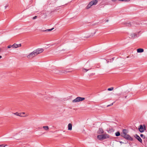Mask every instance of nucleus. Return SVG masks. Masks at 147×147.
I'll list each match as a JSON object with an SVG mask.
<instances>
[{"label": "nucleus", "instance_id": "f257e3e1", "mask_svg": "<svg viewBox=\"0 0 147 147\" xmlns=\"http://www.w3.org/2000/svg\"><path fill=\"white\" fill-rule=\"evenodd\" d=\"M127 133L128 131L126 129H124L123 130V133H121V136L127 140L133 141V139L129 135L127 134Z\"/></svg>", "mask_w": 147, "mask_h": 147}, {"label": "nucleus", "instance_id": "f03ea898", "mask_svg": "<svg viewBox=\"0 0 147 147\" xmlns=\"http://www.w3.org/2000/svg\"><path fill=\"white\" fill-rule=\"evenodd\" d=\"M109 136L108 134H104L102 135H98L97 138L99 140H101L109 138Z\"/></svg>", "mask_w": 147, "mask_h": 147}, {"label": "nucleus", "instance_id": "7ed1b4c3", "mask_svg": "<svg viewBox=\"0 0 147 147\" xmlns=\"http://www.w3.org/2000/svg\"><path fill=\"white\" fill-rule=\"evenodd\" d=\"M53 71H54L55 73L58 74H61L63 73L66 74L68 72L65 70H62L61 71L58 70L57 69H54Z\"/></svg>", "mask_w": 147, "mask_h": 147}, {"label": "nucleus", "instance_id": "20e7f679", "mask_svg": "<svg viewBox=\"0 0 147 147\" xmlns=\"http://www.w3.org/2000/svg\"><path fill=\"white\" fill-rule=\"evenodd\" d=\"M44 51L43 49H37L36 50L33 51L35 53V55L36 56L38 54L41 53Z\"/></svg>", "mask_w": 147, "mask_h": 147}, {"label": "nucleus", "instance_id": "39448f33", "mask_svg": "<svg viewBox=\"0 0 147 147\" xmlns=\"http://www.w3.org/2000/svg\"><path fill=\"white\" fill-rule=\"evenodd\" d=\"M85 99L84 98L81 97H77L75 99L73 100H72L73 102H79L80 101H82Z\"/></svg>", "mask_w": 147, "mask_h": 147}, {"label": "nucleus", "instance_id": "423d86ee", "mask_svg": "<svg viewBox=\"0 0 147 147\" xmlns=\"http://www.w3.org/2000/svg\"><path fill=\"white\" fill-rule=\"evenodd\" d=\"M34 52L33 51L31 53H30L27 56V57L28 59H31L33 57H35V53H34Z\"/></svg>", "mask_w": 147, "mask_h": 147}, {"label": "nucleus", "instance_id": "0eeeda50", "mask_svg": "<svg viewBox=\"0 0 147 147\" xmlns=\"http://www.w3.org/2000/svg\"><path fill=\"white\" fill-rule=\"evenodd\" d=\"M144 128L142 125H140V127L139 128V131L141 133L143 132L146 129V126L145 125H144Z\"/></svg>", "mask_w": 147, "mask_h": 147}, {"label": "nucleus", "instance_id": "6e6552de", "mask_svg": "<svg viewBox=\"0 0 147 147\" xmlns=\"http://www.w3.org/2000/svg\"><path fill=\"white\" fill-rule=\"evenodd\" d=\"M134 136L136 138L137 140H138L141 143H142V140L139 136H138L137 134H136Z\"/></svg>", "mask_w": 147, "mask_h": 147}, {"label": "nucleus", "instance_id": "1a4fd4ad", "mask_svg": "<svg viewBox=\"0 0 147 147\" xmlns=\"http://www.w3.org/2000/svg\"><path fill=\"white\" fill-rule=\"evenodd\" d=\"M90 4L92 5H95L97 4L98 3V1L97 0H92L90 2Z\"/></svg>", "mask_w": 147, "mask_h": 147}, {"label": "nucleus", "instance_id": "9d476101", "mask_svg": "<svg viewBox=\"0 0 147 147\" xmlns=\"http://www.w3.org/2000/svg\"><path fill=\"white\" fill-rule=\"evenodd\" d=\"M21 46V45L20 44H16L15 43L12 45L13 48H16L18 47H20Z\"/></svg>", "mask_w": 147, "mask_h": 147}, {"label": "nucleus", "instance_id": "9b49d317", "mask_svg": "<svg viewBox=\"0 0 147 147\" xmlns=\"http://www.w3.org/2000/svg\"><path fill=\"white\" fill-rule=\"evenodd\" d=\"M130 36V37L132 38H135L137 37L136 35L135 34H131Z\"/></svg>", "mask_w": 147, "mask_h": 147}, {"label": "nucleus", "instance_id": "f8f14e48", "mask_svg": "<svg viewBox=\"0 0 147 147\" xmlns=\"http://www.w3.org/2000/svg\"><path fill=\"white\" fill-rule=\"evenodd\" d=\"M103 130L102 128H100L98 131V134H102L103 133Z\"/></svg>", "mask_w": 147, "mask_h": 147}, {"label": "nucleus", "instance_id": "ddd939ff", "mask_svg": "<svg viewBox=\"0 0 147 147\" xmlns=\"http://www.w3.org/2000/svg\"><path fill=\"white\" fill-rule=\"evenodd\" d=\"M144 49H142L139 48L137 49L138 53H142L144 51Z\"/></svg>", "mask_w": 147, "mask_h": 147}, {"label": "nucleus", "instance_id": "4468645a", "mask_svg": "<svg viewBox=\"0 0 147 147\" xmlns=\"http://www.w3.org/2000/svg\"><path fill=\"white\" fill-rule=\"evenodd\" d=\"M72 125L71 123H69L68 125V129L69 130H71L72 129Z\"/></svg>", "mask_w": 147, "mask_h": 147}, {"label": "nucleus", "instance_id": "2eb2a0df", "mask_svg": "<svg viewBox=\"0 0 147 147\" xmlns=\"http://www.w3.org/2000/svg\"><path fill=\"white\" fill-rule=\"evenodd\" d=\"M54 28H52L51 29H47L45 30H43V32H48V31H51V30H53L54 29Z\"/></svg>", "mask_w": 147, "mask_h": 147}, {"label": "nucleus", "instance_id": "dca6fc26", "mask_svg": "<svg viewBox=\"0 0 147 147\" xmlns=\"http://www.w3.org/2000/svg\"><path fill=\"white\" fill-rule=\"evenodd\" d=\"M92 6V5L91 4H90V2L87 5L86 8L87 9H88L90 8Z\"/></svg>", "mask_w": 147, "mask_h": 147}, {"label": "nucleus", "instance_id": "f3484780", "mask_svg": "<svg viewBox=\"0 0 147 147\" xmlns=\"http://www.w3.org/2000/svg\"><path fill=\"white\" fill-rule=\"evenodd\" d=\"M115 135L116 136H119L120 135V134L119 131H117L115 133Z\"/></svg>", "mask_w": 147, "mask_h": 147}, {"label": "nucleus", "instance_id": "a211bd4d", "mask_svg": "<svg viewBox=\"0 0 147 147\" xmlns=\"http://www.w3.org/2000/svg\"><path fill=\"white\" fill-rule=\"evenodd\" d=\"M43 128L45 130H47L49 129V127L48 126H43Z\"/></svg>", "mask_w": 147, "mask_h": 147}, {"label": "nucleus", "instance_id": "6ab92c4d", "mask_svg": "<svg viewBox=\"0 0 147 147\" xmlns=\"http://www.w3.org/2000/svg\"><path fill=\"white\" fill-rule=\"evenodd\" d=\"M126 26H131L132 25V24L131 23H127L126 24Z\"/></svg>", "mask_w": 147, "mask_h": 147}, {"label": "nucleus", "instance_id": "aec40b11", "mask_svg": "<svg viewBox=\"0 0 147 147\" xmlns=\"http://www.w3.org/2000/svg\"><path fill=\"white\" fill-rule=\"evenodd\" d=\"M140 136L143 139H145L146 138L145 136L143 134H141L140 135Z\"/></svg>", "mask_w": 147, "mask_h": 147}, {"label": "nucleus", "instance_id": "412c9836", "mask_svg": "<svg viewBox=\"0 0 147 147\" xmlns=\"http://www.w3.org/2000/svg\"><path fill=\"white\" fill-rule=\"evenodd\" d=\"M114 88L113 87H111V88H108V91H111L113 90Z\"/></svg>", "mask_w": 147, "mask_h": 147}, {"label": "nucleus", "instance_id": "4be33fe9", "mask_svg": "<svg viewBox=\"0 0 147 147\" xmlns=\"http://www.w3.org/2000/svg\"><path fill=\"white\" fill-rule=\"evenodd\" d=\"M27 115H26V116H23V115H22V113H19V116H20V117H25L26 116H27Z\"/></svg>", "mask_w": 147, "mask_h": 147}, {"label": "nucleus", "instance_id": "5701e85b", "mask_svg": "<svg viewBox=\"0 0 147 147\" xmlns=\"http://www.w3.org/2000/svg\"><path fill=\"white\" fill-rule=\"evenodd\" d=\"M11 47H13V46H12V45H8V46H7V48H8V49H9V48H11Z\"/></svg>", "mask_w": 147, "mask_h": 147}, {"label": "nucleus", "instance_id": "b1692460", "mask_svg": "<svg viewBox=\"0 0 147 147\" xmlns=\"http://www.w3.org/2000/svg\"><path fill=\"white\" fill-rule=\"evenodd\" d=\"M13 113V114H14V115H15L17 116H18L19 115V113H18V112H16V113Z\"/></svg>", "mask_w": 147, "mask_h": 147}, {"label": "nucleus", "instance_id": "393cba45", "mask_svg": "<svg viewBox=\"0 0 147 147\" xmlns=\"http://www.w3.org/2000/svg\"><path fill=\"white\" fill-rule=\"evenodd\" d=\"M129 1L130 0H119V1Z\"/></svg>", "mask_w": 147, "mask_h": 147}, {"label": "nucleus", "instance_id": "a878e982", "mask_svg": "<svg viewBox=\"0 0 147 147\" xmlns=\"http://www.w3.org/2000/svg\"><path fill=\"white\" fill-rule=\"evenodd\" d=\"M37 18V16H34L33 18V20H34L36 19Z\"/></svg>", "mask_w": 147, "mask_h": 147}, {"label": "nucleus", "instance_id": "bb28decb", "mask_svg": "<svg viewBox=\"0 0 147 147\" xmlns=\"http://www.w3.org/2000/svg\"><path fill=\"white\" fill-rule=\"evenodd\" d=\"M113 103H112L110 104L109 105H108L107 107H108L109 106H111L112 105H113Z\"/></svg>", "mask_w": 147, "mask_h": 147}, {"label": "nucleus", "instance_id": "cd10ccee", "mask_svg": "<svg viewBox=\"0 0 147 147\" xmlns=\"http://www.w3.org/2000/svg\"><path fill=\"white\" fill-rule=\"evenodd\" d=\"M5 146H4L3 145H0V147H5Z\"/></svg>", "mask_w": 147, "mask_h": 147}, {"label": "nucleus", "instance_id": "c85d7f7f", "mask_svg": "<svg viewBox=\"0 0 147 147\" xmlns=\"http://www.w3.org/2000/svg\"><path fill=\"white\" fill-rule=\"evenodd\" d=\"M83 70H85L86 71V72L87 71H88L89 69H83Z\"/></svg>", "mask_w": 147, "mask_h": 147}, {"label": "nucleus", "instance_id": "c756f323", "mask_svg": "<svg viewBox=\"0 0 147 147\" xmlns=\"http://www.w3.org/2000/svg\"><path fill=\"white\" fill-rule=\"evenodd\" d=\"M22 113V115H23V114H25V113L24 112H23Z\"/></svg>", "mask_w": 147, "mask_h": 147}, {"label": "nucleus", "instance_id": "7c9ffc66", "mask_svg": "<svg viewBox=\"0 0 147 147\" xmlns=\"http://www.w3.org/2000/svg\"><path fill=\"white\" fill-rule=\"evenodd\" d=\"M120 142V143H121V144H122V143H123V142Z\"/></svg>", "mask_w": 147, "mask_h": 147}, {"label": "nucleus", "instance_id": "2f4dec72", "mask_svg": "<svg viewBox=\"0 0 147 147\" xmlns=\"http://www.w3.org/2000/svg\"><path fill=\"white\" fill-rule=\"evenodd\" d=\"M2 58V56H0V59Z\"/></svg>", "mask_w": 147, "mask_h": 147}, {"label": "nucleus", "instance_id": "473e14b6", "mask_svg": "<svg viewBox=\"0 0 147 147\" xmlns=\"http://www.w3.org/2000/svg\"><path fill=\"white\" fill-rule=\"evenodd\" d=\"M7 6H5V8H6L7 7Z\"/></svg>", "mask_w": 147, "mask_h": 147}, {"label": "nucleus", "instance_id": "72a5a7b5", "mask_svg": "<svg viewBox=\"0 0 147 147\" xmlns=\"http://www.w3.org/2000/svg\"><path fill=\"white\" fill-rule=\"evenodd\" d=\"M107 63H108L109 62L107 60Z\"/></svg>", "mask_w": 147, "mask_h": 147}, {"label": "nucleus", "instance_id": "f704fd0d", "mask_svg": "<svg viewBox=\"0 0 147 147\" xmlns=\"http://www.w3.org/2000/svg\"><path fill=\"white\" fill-rule=\"evenodd\" d=\"M1 51V48H0V52Z\"/></svg>", "mask_w": 147, "mask_h": 147}, {"label": "nucleus", "instance_id": "c9c22d12", "mask_svg": "<svg viewBox=\"0 0 147 147\" xmlns=\"http://www.w3.org/2000/svg\"><path fill=\"white\" fill-rule=\"evenodd\" d=\"M126 97H127V96H125V98H126Z\"/></svg>", "mask_w": 147, "mask_h": 147}, {"label": "nucleus", "instance_id": "e433bc0d", "mask_svg": "<svg viewBox=\"0 0 147 147\" xmlns=\"http://www.w3.org/2000/svg\"><path fill=\"white\" fill-rule=\"evenodd\" d=\"M108 20H107L106 21V22H108Z\"/></svg>", "mask_w": 147, "mask_h": 147}, {"label": "nucleus", "instance_id": "4c0bfd02", "mask_svg": "<svg viewBox=\"0 0 147 147\" xmlns=\"http://www.w3.org/2000/svg\"><path fill=\"white\" fill-rule=\"evenodd\" d=\"M112 59H113V60H114V58H112Z\"/></svg>", "mask_w": 147, "mask_h": 147}]
</instances>
